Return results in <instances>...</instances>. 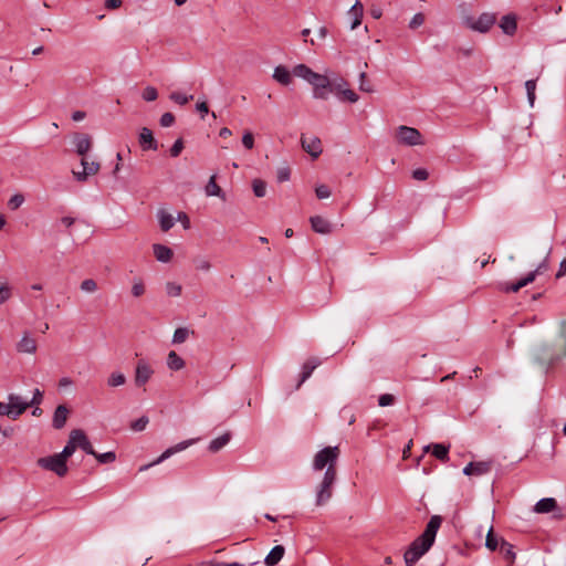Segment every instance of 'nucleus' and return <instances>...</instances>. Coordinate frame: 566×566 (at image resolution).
I'll use <instances>...</instances> for the list:
<instances>
[{
  "instance_id": "nucleus-47",
  "label": "nucleus",
  "mask_w": 566,
  "mask_h": 566,
  "mask_svg": "<svg viewBox=\"0 0 566 566\" xmlns=\"http://www.w3.org/2000/svg\"><path fill=\"white\" fill-rule=\"evenodd\" d=\"M148 422H149L148 417L147 416H142L140 418H138L137 420L132 422L130 429L136 431V432L143 431V430H145V428L148 424Z\"/></svg>"
},
{
  "instance_id": "nucleus-23",
  "label": "nucleus",
  "mask_w": 566,
  "mask_h": 566,
  "mask_svg": "<svg viewBox=\"0 0 566 566\" xmlns=\"http://www.w3.org/2000/svg\"><path fill=\"white\" fill-rule=\"evenodd\" d=\"M285 548L282 545L274 546L264 558L266 566H275L283 558Z\"/></svg>"
},
{
  "instance_id": "nucleus-2",
  "label": "nucleus",
  "mask_w": 566,
  "mask_h": 566,
  "mask_svg": "<svg viewBox=\"0 0 566 566\" xmlns=\"http://www.w3.org/2000/svg\"><path fill=\"white\" fill-rule=\"evenodd\" d=\"M559 360L553 346L542 344L533 350V361L546 374Z\"/></svg>"
},
{
  "instance_id": "nucleus-63",
  "label": "nucleus",
  "mask_w": 566,
  "mask_h": 566,
  "mask_svg": "<svg viewBox=\"0 0 566 566\" xmlns=\"http://www.w3.org/2000/svg\"><path fill=\"white\" fill-rule=\"evenodd\" d=\"M0 416H7L13 420V411L11 410L10 403H3L0 401Z\"/></svg>"
},
{
  "instance_id": "nucleus-62",
  "label": "nucleus",
  "mask_w": 566,
  "mask_h": 566,
  "mask_svg": "<svg viewBox=\"0 0 566 566\" xmlns=\"http://www.w3.org/2000/svg\"><path fill=\"white\" fill-rule=\"evenodd\" d=\"M42 399H43V392L40 389H35L31 401H28V403H30V407L39 406L42 402Z\"/></svg>"
},
{
  "instance_id": "nucleus-60",
  "label": "nucleus",
  "mask_w": 566,
  "mask_h": 566,
  "mask_svg": "<svg viewBox=\"0 0 566 566\" xmlns=\"http://www.w3.org/2000/svg\"><path fill=\"white\" fill-rule=\"evenodd\" d=\"M412 177L416 180L424 181V180L428 179L429 174H428V171L424 168H418V169L412 171Z\"/></svg>"
},
{
  "instance_id": "nucleus-9",
  "label": "nucleus",
  "mask_w": 566,
  "mask_h": 566,
  "mask_svg": "<svg viewBox=\"0 0 566 566\" xmlns=\"http://www.w3.org/2000/svg\"><path fill=\"white\" fill-rule=\"evenodd\" d=\"M416 538L403 555L406 566H413L429 549Z\"/></svg>"
},
{
  "instance_id": "nucleus-54",
  "label": "nucleus",
  "mask_w": 566,
  "mask_h": 566,
  "mask_svg": "<svg viewBox=\"0 0 566 566\" xmlns=\"http://www.w3.org/2000/svg\"><path fill=\"white\" fill-rule=\"evenodd\" d=\"M163 127H170L175 123V115L172 113H164L159 119Z\"/></svg>"
},
{
  "instance_id": "nucleus-49",
  "label": "nucleus",
  "mask_w": 566,
  "mask_h": 566,
  "mask_svg": "<svg viewBox=\"0 0 566 566\" xmlns=\"http://www.w3.org/2000/svg\"><path fill=\"white\" fill-rule=\"evenodd\" d=\"M24 202V197L23 195L21 193H15L13 195L9 201H8V207L9 209L11 210H17L18 208H20L22 206V203Z\"/></svg>"
},
{
  "instance_id": "nucleus-32",
  "label": "nucleus",
  "mask_w": 566,
  "mask_h": 566,
  "mask_svg": "<svg viewBox=\"0 0 566 566\" xmlns=\"http://www.w3.org/2000/svg\"><path fill=\"white\" fill-rule=\"evenodd\" d=\"M363 11H364L363 4L357 0L355 2V4L349 10V14L353 15V22L350 24L352 30L356 29L360 24L361 18H363Z\"/></svg>"
},
{
  "instance_id": "nucleus-56",
  "label": "nucleus",
  "mask_w": 566,
  "mask_h": 566,
  "mask_svg": "<svg viewBox=\"0 0 566 566\" xmlns=\"http://www.w3.org/2000/svg\"><path fill=\"white\" fill-rule=\"evenodd\" d=\"M423 23H424V15L421 12H419V13H416L412 17V19L410 20L409 28L410 29H417L420 25H422Z\"/></svg>"
},
{
  "instance_id": "nucleus-55",
  "label": "nucleus",
  "mask_w": 566,
  "mask_h": 566,
  "mask_svg": "<svg viewBox=\"0 0 566 566\" xmlns=\"http://www.w3.org/2000/svg\"><path fill=\"white\" fill-rule=\"evenodd\" d=\"M291 177V169L289 167H281L277 169L276 178L279 182L287 181Z\"/></svg>"
},
{
  "instance_id": "nucleus-20",
  "label": "nucleus",
  "mask_w": 566,
  "mask_h": 566,
  "mask_svg": "<svg viewBox=\"0 0 566 566\" xmlns=\"http://www.w3.org/2000/svg\"><path fill=\"white\" fill-rule=\"evenodd\" d=\"M500 28L506 35H513L517 29V18L514 13H509L502 17Z\"/></svg>"
},
{
  "instance_id": "nucleus-59",
  "label": "nucleus",
  "mask_w": 566,
  "mask_h": 566,
  "mask_svg": "<svg viewBox=\"0 0 566 566\" xmlns=\"http://www.w3.org/2000/svg\"><path fill=\"white\" fill-rule=\"evenodd\" d=\"M242 144L247 149H252L254 146V137L251 132H245L242 136Z\"/></svg>"
},
{
  "instance_id": "nucleus-46",
  "label": "nucleus",
  "mask_w": 566,
  "mask_h": 566,
  "mask_svg": "<svg viewBox=\"0 0 566 566\" xmlns=\"http://www.w3.org/2000/svg\"><path fill=\"white\" fill-rule=\"evenodd\" d=\"M142 97L146 102H154L158 97L157 88L154 86H146L142 93Z\"/></svg>"
},
{
  "instance_id": "nucleus-10",
  "label": "nucleus",
  "mask_w": 566,
  "mask_h": 566,
  "mask_svg": "<svg viewBox=\"0 0 566 566\" xmlns=\"http://www.w3.org/2000/svg\"><path fill=\"white\" fill-rule=\"evenodd\" d=\"M81 165L83 170L72 171L75 180L78 182H85L90 176L96 175L101 168L97 161H88L86 157L81 159Z\"/></svg>"
},
{
  "instance_id": "nucleus-53",
  "label": "nucleus",
  "mask_w": 566,
  "mask_h": 566,
  "mask_svg": "<svg viewBox=\"0 0 566 566\" xmlns=\"http://www.w3.org/2000/svg\"><path fill=\"white\" fill-rule=\"evenodd\" d=\"M332 191L326 185H318L315 188V195L318 199H326L331 196Z\"/></svg>"
},
{
  "instance_id": "nucleus-19",
  "label": "nucleus",
  "mask_w": 566,
  "mask_h": 566,
  "mask_svg": "<svg viewBox=\"0 0 566 566\" xmlns=\"http://www.w3.org/2000/svg\"><path fill=\"white\" fill-rule=\"evenodd\" d=\"M534 282V274H527L526 276L518 280L516 283H501L500 290L506 293H516L522 287L528 285Z\"/></svg>"
},
{
  "instance_id": "nucleus-22",
  "label": "nucleus",
  "mask_w": 566,
  "mask_h": 566,
  "mask_svg": "<svg viewBox=\"0 0 566 566\" xmlns=\"http://www.w3.org/2000/svg\"><path fill=\"white\" fill-rule=\"evenodd\" d=\"M321 364V360L318 358H310L307 359L304 364H303V367H302V373H301V378H300V381L298 384L296 385V388L298 389L301 387V385L307 380L312 373L314 371V369L319 366Z\"/></svg>"
},
{
  "instance_id": "nucleus-30",
  "label": "nucleus",
  "mask_w": 566,
  "mask_h": 566,
  "mask_svg": "<svg viewBox=\"0 0 566 566\" xmlns=\"http://www.w3.org/2000/svg\"><path fill=\"white\" fill-rule=\"evenodd\" d=\"M185 360L176 352H169L167 356V366L170 370H180L185 367Z\"/></svg>"
},
{
  "instance_id": "nucleus-5",
  "label": "nucleus",
  "mask_w": 566,
  "mask_h": 566,
  "mask_svg": "<svg viewBox=\"0 0 566 566\" xmlns=\"http://www.w3.org/2000/svg\"><path fill=\"white\" fill-rule=\"evenodd\" d=\"M496 22V14L491 12H483L478 19L467 17L464 24L467 28L480 32L486 33Z\"/></svg>"
},
{
  "instance_id": "nucleus-57",
  "label": "nucleus",
  "mask_w": 566,
  "mask_h": 566,
  "mask_svg": "<svg viewBox=\"0 0 566 566\" xmlns=\"http://www.w3.org/2000/svg\"><path fill=\"white\" fill-rule=\"evenodd\" d=\"M184 149V140L178 138L170 148V156L178 157Z\"/></svg>"
},
{
  "instance_id": "nucleus-36",
  "label": "nucleus",
  "mask_w": 566,
  "mask_h": 566,
  "mask_svg": "<svg viewBox=\"0 0 566 566\" xmlns=\"http://www.w3.org/2000/svg\"><path fill=\"white\" fill-rule=\"evenodd\" d=\"M126 384V376L120 371H113L107 378V386L116 388Z\"/></svg>"
},
{
  "instance_id": "nucleus-42",
  "label": "nucleus",
  "mask_w": 566,
  "mask_h": 566,
  "mask_svg": "<svg viewBox=\"0 0 566 566\" xmlns=\"http://www.w3.org/2000/svg\"><path fill=\"white\" fill-rule=\"evenodd\" d=\"M169 98L179 105H186L187 103L193 99V95H185L179 92H172L169 95Z\"/></svg>"
},
{
  "instance_id": "nucleus-51",
  "label": "nucleus",
  "mask_w": 566,
  "mask_h": 566,
  "mask_svg": "<svg viewBox=\"0 0 566 566\" xmlns=\"http://www.w3.org/2000/svg\"><path fill=\"white\" fill-rule=\"evenodd\" d=\"M193 262H195L196 269L199 271L208 272L211 269V263L206 258H196L193 260Z\"/></svg>"
},
{
  "instance_id": "nucleus-52",
  "label": "nucleus",
  "mask_w": 566,
  "mask_h": 566,
  "mask_svg": "<svg viewBox=\"0 0 566 566\" xmlns=\"http://www.w3.org/2000/svg\"><path fill=\"white\" fill-rule=\"evenodd\" d=\"M81 290L86 293H93L97 290V284L93 279H86L81 283Z\"/></svg>"
},
{
  "instance_id": "nucleus-4",
  "label": "nucleus",
  "mask_w": 566,
  "mask_h": 566,
  "mask_svg": "<svg viewBox=\"0 0 566 566\" xmlns=\"http://www.w3.org/2000/svg\"><path fill=\"white\" fill-rule=\"evenodd\" d=\"M36 463L40 468L52 471L60 478L65 476L69 471L66 461L63 458H60L59 453L40 458Z\"/></svg>"
},
{
  "instance_id": "nucleus-39",
  "label": "nucleus",
  "mask_w": 566,
  "mask_h": 566,
  "mask_svg": "<svg viewBox=\"0 0 566 566\" xmlns=\"http://www.w3.org/2000/svg\"><path fill=\"white\" fill-rule=\"evenodd\" d=\"M189 329L187 327H178L172 336V343L174 344H182L187 340L189 337Z\"/></svg>"
},
{
  "instance_id": "nucleus-8",
  "label": "nucleus",
  "mask_w": 566,
  "mask_h": 566,
  "mask_svg": "<svg viewBox=\"0 0 566 566\" xmlns=\"http://www.w3.org/2000/svg\"><path fill=\"white\" fill-rule=\"evenodd\" d=\"M153 375V367L145 359H139L135 367L134 381L136 387H144Z\"/></svg>"
},
{
  "instance_id": "nucleus-43",
  "label": "nucleus",
  "mask_w": 566,
  "mask_h": 566,
  "mask_svg": "<svg viewBox=\"0 0 566 566\" xmlns=\"http://www.w3.org/2000/svg\"><path fill=\"white\" fill-rule=\"evenodd\" d=\"M525 88H526V93H527L528 103L533 107L534 102H535L536 81L535 80L526 81Z\"/></svg>"
},
{
  "instance_id": "nucleus-24",
  "label": "nucleus",
  "mask_w": 566,
  "mask_h": 566,
  "mask_svg": "<svg viewBox=\"0 0 566 566\" xmlns=\"http://www.w3.org/2000/svg\"><path fill=\"white\" fill-rule=\"evenodd\" d=\"M293 73L284 65H279L274 69L273 78L282 85H290L292 83Z\"/></svg>"
},
{
  "instance_id": "nucleus-61",
  "label": "nucleus",
  "mask_w": 566,
  "mask_h": 566,
  "mask_svg": "<svg viewBox=\"0 0 566 566\" xmlns=\"http://www.w3.org/2000/svg\"><path fill=\"white\" fill-rule=\"evenodd\" d=\"M547 269H548V262H547V258H546L543 262H541L538 264V266L534 271L530 272L528 274H534V280H535L537 275L543 274L544 272L547 271Z\"/></svg>"
},
{
  "instance_id": "nucleus-26",
  "label": "nucleus",
  "mask_w": 566,
  "mask_h": 566,
  "mask_svg": "<svg viewBox=\"0 0 566 566\" xmlns=\"http://www.w3.org/2000/svg\"><path fill=\"white\" fill-rule=\"evenodd\" d=\"M154 254L159 262H169L172 258V250L166 245L156 243L153 245Z\"/></svg>"
},
{
  "instance_id": "nucleus-14",
  "label": "nucleus",
  "mask_w": 566,
  "mask_h": 566,
  "mask_svg": "<svg viewBox=\"0 0 566 566\" xmlns=\"http://www.w3.org/2000/svg\"><path fill=\"white\" fill-rule=\"evenodd\" d=\"M491 469L492 461L470 462L467 467H464L463 474L481 476L489 473Z\"/></svg>"
},
{
  "instance_id": "nucleus-13",
  "label": "nucleus",
  "mask_w": 566,
  "mask_h": 566,
  "mask_svg": "<svg viewBox=\"0 0 566 566\" xmlns=\"http://www.w3.org/2000/svg\"><path fill=\"white\" fill-rule=\"evenodd\" d=\"M301 145L302 148L313 158H317L323 151L322 143L318 137H306L305 135H302Z\"/></svg>"
},
{
  "instance_id": "nucleus-6",
  "label": "nucleus",
  "mask_w": 566,
  "mask_h": 566,
  "mask_svg": "<svg viewBox=\"0 0 566 566\" xmlns=\"http://www.w3.org/2000/svg\"><path fill=\"white\" fill-rule=\"evenodd\" d=\"M442 523L440 515H432L423 531V533L417 537L418 542L426 545L424 549H430L433 545L438 530Z\"/></svg>"
},
{
  "instance_id": "nucleus-44",
  "label": "nucleus",
  "mask_w": 566,
  "mask_h": 566,
  "mask_svg": "<svg viewBox=\"0 0 566 566\" xmlns=\"http://www.w3.org/2000/svg\"><path fill=\"white\" fill-rule=\"evenodd\" d=\"M182 292V286L176 282H167L166 283V293L169 296L177 297L180 296Z\"/></svg>"
},
{
  "instance_id": "nucleus-18",
  "label": "nucleus",
  "mask_w": 566,
  "mask_h": 566,
  "mask_svg": "<svg viewBox=\"0 0 566 566\" xmlns=\"http://www.w3.org/2000/svg\"><path fill=\"white\" fill-rule=\"evenodd\" d=\"M310 222H311L312 229L317 233L328 234L333 231L332 223L327 219H325L321 216L311 217Z\"/></svg>"
},
{
  "instance_id": "nucleus-40",
  "label": "nucleus",
  "mask_w": 566,
  "mask_h": 566,
  "mask_svg": "<svg viewBox=\"0 0 566 566\" xmlns=\"http://www.w3.org/2000/svg\"><path fill=\"white\" fill-rule=\"evenodd\" d=\"M501 539L497 538V536L493 532V527L491 526L486 535L485 546L490 551H495L499 547Z\"/></svg>"
},
{
  "instance_id": "nucleus-45",
  "label": "nucleus",
  "mask_w": 566,
  "mask_h": 566,
  "mask_svg": "<svg viewBox=\"0 0 566 566\" xmlns=\"http://www.w3.org/2000/svg\"><path fill=\"white\" fill-rule=\"evenodd\" d=\"M93 457H95V459L99 462V463H112L116 460V454L114 451H108V452H105V453H97L95 451V454H92Z\"/></svg>"
},
{
  "instance_id": "nucleus-11",
  "label": "nucleus",
  "mask_w": 566,
  "mask_h": 566,
  "mask_svg": "<svg viewBox=\"0 0 566 566\" xmlns=\"http://www.w3.org/2000/svg\"><path fill=\"white\" fill-rule=\"evenodd\" d=\"M196 441H197V439H189V440H185L182 442H179L178 444H176L174 447L168 448L154 462H151L150 464L142 467L140 471H144V470L148 469L151 465H156V464L161 463L166 459L170 458L172 454H175L177 452H180V451H184L185 449H187L188 447L193 444Z\"/></svg>"
},
{
  "instance_id": "nucleus-35",
  "label": "nucleus",
  "mask_w": 566,
  "mask_h": 566,
  "mask_svg": "<svg viewBox=\"0 0 566 566\" xmlns=\"http://www.w3.org/2000/svg\"><path fill=\"white\" fill-rule=\"evenodd\" d=\"M75 451H76L75 439H74L73 433L71 431L70 432V437H69V441L65 444V447L63 448V450L59 453V457L63 458L65 461H67V459L70 457H72Z\"/></svg>"
},
{
  "instance_id": "nucleus-29",
  "label": "nucleus",
  "mask_w": 566,
  "mask_h": 566,
  "mask_svg": "<svg viewBox=\"0 0 566 566\" xmlns=\"http://www.w3.org/2000/svg\"><path fill=\"white\" fill-rule=\"evenodd\" d=\"M230 439H231L230 432H226L222 436L213 439L209 443V447H208L209 451L212 453L218 452L219 450H221L224 446H227L229 443Z\"/></svg>"
},
{
  "instance_id": "nucleus-31",
  "label": "nucleus",
  "mask_w": 566,
  "mask_h": 566,
  "mask_svg": "<svg viewBox=\"0 0 566 566\" xmlns=\"http://www.w3.org/2000/svg\"><path fill=\"white\" fill-rule=\"evenodd\" d=\"M293 75L301 77L310 83L315 72L305 64H297L292 70Z\"/></svg>"
},
{
  "instance_id": "nucleus-17",
  "label": "nucleus",
  "mask_w": 566,
  "mask_h": 566,
  "mask_svg": "<svg viewBox=\"0 0 566 566\" xmlns=\"http://www.w3.org/2000/svg\"><path fill=\"white\" fill-rule=\"evenodd\" d=\"M139 144L143 148V150H157L158 149V143L154 138L153 132L144 127L142 128L139 133Z\"/></svg>"
},
{
  "instance_id": "nucleus-58",
  "label": "nucleus",
  "mask_w": 566,
  "mask_h": 566,
  "mask_svg": "<svg viewBox=\"0 0 566 566\" xmlns=\"http://www.w3.org/2000/svg\"><path fill=\"white\" fill-rule=\"evenodd\" d=\"M395 402V397L390 394L380 395L378 398V405L380 407L391 406Z\"/></svg>"
},
{
  "instance_id": "nucleus-48",
  "label": "nucleus",
  "mask_w": 566,
  "mask_h": 566,
  "mask_svg": "<svg viewBox=\"0 0 566 566\" xmlns=\"http://www.w3.org/2000/svg\"><path fill=\"white\" fill-rule=\"evenodd\" d=\"M359 90L366 93L374 92V87L370 84V82L367 80V74L365 72H361L359 74Z\"/></svg>"
},
{
  "instance_id": "nucleus-33",
  "label": "nucleus",
  "mask_w": 566,
  "mask_h": 566,
  "mask_svg": "<svg viewBox=\"0 0 566 566\" xmlns=\"http://www.w3.org/2000/svg\"><path fill=\"white\" fill-rule=\"evenodd\" d=\"M206 193L207 196H216L220 198H224V193L222 192V189L218 186L216 182V175H212L206 186Z\"/></svg>"
},
{
  "instance_id": "nucleus-12",
  "label": "nucleus",
  "mask_w": 566,
  "mask_h": 566,
  "mask_svg": "<svg viewBox=\"0 0 566 566\" xmlns=\"http://www.w3.org/2000/svg\"><path fill=\"white\" fill-rule=\"evenodd\" d=\"M73 144L75 147V153L82 158H85L93 146V140L88 134L76 133L73 136Z\"/></svg>"
},
{
  "instance_id": "nucleus-21",
  "label": "nucleus",
  "mask_w": 566,
  "mask_h": 566,
  "mask_svg": "<svg viewBox=\"0 0 566 566\" xmlns=\"http://www.w3.org/2000/svg\"><path fill=\"white\" fill-rule=\"evenodd\" d=\"M69 415L70 410L65 405L57 406L52 419L53 428L62 429L67 421Z\"/></svg>"
},
{
  "instance_id": "nucleus-64",
  "label": "nucleus",
  "mask_w": 566,
  "mask_h": 566,
  "mask_svg": "<svg viewBox=\"0 0 566 566\" xmlns=\"http://www.w3.org/2000/svg\"><path fill=\"white\" fill-rule=\"evenodd\" d=\"M206 566H244L243 564H240L238 562H233V563H223V562H216V560H210V562H207L206 563Z\"/></svg>"
},
{
  "instance_id": "nucleus-16",
  "label": "nucleus",
  "mask_w": 566,
  "mask_h": 566,
  "mask_svg": "<svg viewBox=\"0 0 566 566\" xmlns=\"http://www.w3.org/2000/svg\"><path fill=\"white\" fill-rule=\"evenodd\" d=\"M8 401L13 411V420L18 419L30 407L28 401H24L20 396L14 394L8 396Z\"/></svg>"
},
{
  "instance_id": "nucleus-37",
  "label": "nucleus",
  "mask_w": 566,
  "mask_h": 566,
  "mask_svg": "<svg viewBox=\"0 0 566 566\" xmlns=\"http://www.w3.org/2000/svg\"><path fill=\"white\" fill-rule=\"evenodd\" d=\"M158 218H159L160 228L165 232L170 230L175 224V220H174L172 216L167 213L164 210L159 211Z\"/></svg>"
},
{
  "instance_id": "nucleus-38",
  "label": "nucleus",
  "mask_w": 566,
  "mask_h": 566,
  "mask_svg": "<svg viewBox=\"0 0 566 566\" xmlns=\"http://www.w3.org/2000/svg\"><path fill=\"white\" fill-rule=\"evenodd\" d=\"M334 92L336 93V95L338 96V98L340 101L356 103L359 98L358 95L353 90H349V88L339 90V88L335 87Z\"/></svg>"
},
{
  "instance_id": "nucleus-34",
  "label": "nucleus",
  "mask_w": 566,
  "mask_h": 566,
  "mask_svg": "<svg viewBox=\"0 0 566 566\" xmlns=\"http://www.w3.org/2000/svg\"><path fill=\"white\" fill-rule=\"evenodd\" d=\"M500 552L506 560H509L511 563L514 562V559L516 557L515 552H514V546L512 544L507 543L506 541H504L503 538H501Z\"/></svg>"
},
{
  "instance_id": "nucleus-7",
  "label": "nucleus",
  "mask_w": 566,
  "mask_h": 566,
  "mask_svg": "<svg viewBox=\"0 0 566 566\" xmlns=\"http://www.w3.org/2000/svg\"><path fill=\"white\" fill-rule=\"evenodd\" d=\"M396 137L399 143L408 145V146H416L423 144L421 138V134L418 129L409 126H399L397 129Z\"/></svg>"
},
{
  "instance_id": "nucleus-27",
  "label": "nucleus",
  "mask_w": 566,
  "mask_h": 566,
  "mask_svg": "<svg viewBox=\"0 0 566 566\" xmlns=\"http://www.w3.org/2000/svg\"><path fill=\"white\" fill-rule=\"evenodd\" d=\"M557 507V502L553 497H544L541 499L534 507L536 513H549L553 512Z\"/></svg>"
},
{
  "instance_id": "nucleus-25",
  "label": "nucleus",
  "mask_w": 566,
  "mask_h": 566,
  "mask_svg": "<svg viewBox=\"0 0 566 566\" xmlns=\"http://www.w3.org/2000/svg\"><path fill=\"white\" fill-rule=\"evenodd\" d=\"M17 349L19 353L34 354L36 352V343L28 333H25L17 344Z\"/></svg>"
},
{
  "instance_id": "nucleus-3",
  "label": "nucleus",
  "mask_w": 566,
  "mask_h": 566,
  "mask_svg": "<svg viewBox=\"0 0 566 566\" xmlns=\"http://www.w3.org/2000/svg\"><path fill=\"white\" fill-rule=\"evenodd\" d=\"M310 84L313 86V97L316 99H327L329 94L335 91L329 78L316 72L313 78H311Z\"/></svg>"
},
{
  "instance_id": "nucleus-50",
  "label": "nucleus",
  "mask_w": 566,
  "mask_h": 566,
  "mask_svg": "<svg viewBox=\"0 0 566 566\" xmlns=\"http://www.w3.org/2000/svg\"><path fill=\"white\" fill-rule=\"evenodd\" d=\"M146 289L140 279L134 280L133 286H132V294L135 297H140L145 293Z\"/></svg>"
},
{
  "instance_id": "nucleus-15",
  "label": "nucleus",
  "mask_w": 566,
  "mask_h": 566,
  "mask_svg": "<svg viewBox=\"0 0 566 566\" xmlns=\"http://www.w3.org/2000/svg\"><path fill=\"white\" fill-rule=\"evenodd\" d=\"M72 433L75 439L76 449L80 448L84 452H86L87 454H91V455L95 454V450H94L92 443L90 442L87 436L85 434V432L82 429H74V430H72Z\"/></svg>"
},
{
  "instance_id": "nucleus-1",
  "label": "nucleus",
  "mask_w": 566,
  "mask_h": 566,
  "mask_svg": "<svg viewBox=\"0 0 566 566\" xmlns=\"http://www.w3.org/2000/svg\"><path fill=\"white\" fill-rule=\"evenodd\" d=\"M339 457V448L325 447L318 451L313 460V469L321 471L326 468L322 482L316 489V506L325 505L333 495V485L337 479L336 463Z\"/></svg>"
},
{
  "instance_id": "nucleus-41",
  "label": "nucleus",
  "mask_w": 566,
  "mask_h": 566,
  "mask_svg": "<svg viewBox=\"0 0 566 566\" xmlns=\"http://www.w3.org/2000/svg\"><path fill=\"white\" fill-rule=\"evenodd\" d=\"M252 189L258 198H262L266 193V184L261 179H254L252 181Z\"/></svg>"
},
{
  "instance_id": "nucleus-28",
  "label": "nucleus",
  "mask_w": 566,
  "mask_h": 566,
  "mask_svg": "<svg viewBox=\"0 0 566 566\" xmlns=\"http://www.w3.org/2000/svg\"><path fill=\"white\" fill-rule=\"evenodd\" d=\"M432 449V454L440 461L446 462L449 460V446H444L442 443H434L432 446H427L424 451Z\"/></svg>"
}]
</instances>
